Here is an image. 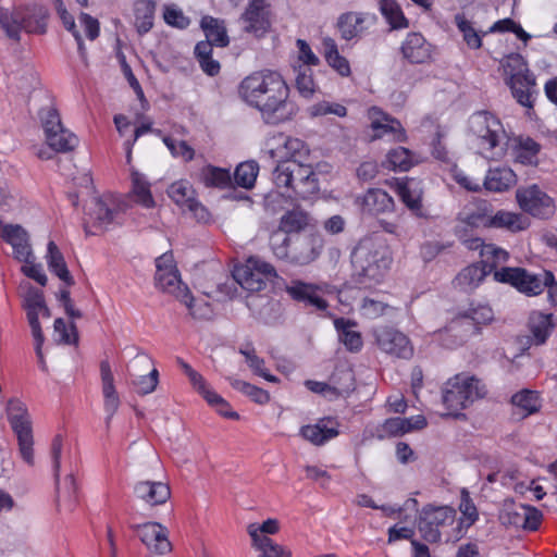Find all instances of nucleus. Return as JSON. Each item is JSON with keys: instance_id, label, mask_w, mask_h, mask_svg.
<instances>
[{"instance_id": "nucleus-15", "label": "nucleus", "mask_w": 557, "mask_h": 557, "mask_svg": "<svg viewBox=\"0 0 557 557\" xmlns=\"http://www.w3.org/2000/svg\"><path fill=\"white\" fill-rule=\"evenodd\" d=\"M26 315L35 339V349L39 358H42L41 347L44 344V333L39 322V314L50 317L49 308L46 306L45 297L41 290L30 289L25 297Z\"/></svg>"}, {"instance_id": "nucleus-28", "label": "nucleus", "mask_w": 557, "mask_h": 557, "mask_svg": "<svg viewBox=\"0 0 557 557\" xmlns=\"http://www.w3.org/2000/svg\"><path fill=\"white\" fill-rule=\"evenodd\" d=\"M268 4L265 0H251L245 12L243 20L245 22V29L253 33L256 36H263L271 27L270 12L267 10Z\"/></svg>"}, {"instance_id": "nucleus-5", "label": "nucleus", "mask_w": 557, "mask_h": 557, "mask_svg": "<svg viewBox=\"0 0 557 557\" xmlns=\"http://www.w3.org/2000/svg\"><path fill=\"white\" fill-rule=\"evenodd\" d=\"M486 395L487 387L482 380L463 372L455 374L444 383L442 388V401L447 409L446 416L459 417L462 410Z\"/></svg>"}, {"instance_id": "nucleus-49", "label": "nucleus", "mask_w": 557, "mask_h": 557, "mask_svg": "<svg viewBox=\"0 0 557 557\" xmlns=\"http://www.w3.org/2000/svg\"><path fill=\"white\" fill-rule=\"evenodd\" d=\"M488 206L484 202L473 211L461 213L459 216V224L456 226V230L465 227L467 237H471L468 234L469 228L472 230L480 226L488 227ZM455 233L457 234V231H455Z\"/></svg>"}, {"instance_id": "nucleus-29", "label": "nucleus", "mask_w": 557, "mask_h": 557, "mask_svg": "<svg viewBox=\"0 0 557 557\" xmlns=\"http://www.w3.org/2000/svg\"><path fill=\"white\" fill-rule=\"evenodd\" d=\"M285 290L293 300L314 307L317 310L323 311L329 307L327 301L320 295V287L315 284L294 280Z\"/></svg>"}, {"instance_id": "nucleus-9", "label": "nucleus", "mask_w": 557, "mask_h": 557, "mask_svg": "<svg viewBox=\"0 0 557 557\" xmlns=\"http://www.w3.org/2000/svg\"><path fill=\"white\" fill-rule=\"evenodd\" d=\"M233 276L244 289L255 293L263 290L277 273L271 263L250 257L246 264L235 268Z\"/></svg>"}, {"instance_id": "nucleus-14", "label": "nucleus", "mask_w": 557, "mask_h": 557, "mask_svg": "<svg viewBox=\"0 0 557 557\" xmlns=\"http://www.w3.org/2000/svg\"><path fill=\"white\" fill-rule=\"evenodd\" d=\"M374 338L377 347L392 357L410 359L413 355V347L409 338L394 327H377L374 330Z\"/></svg>"}, {"instance_id": "nucleus-2", "label": "nucleus", "mask_w": 557, "mask_h": 557, "mask_svg": "<svg viewBox=\"0 0 557 557\" xmlns=\"http://www.w3.org/2000/svg\"><path fill=\"white\" fill-rule=\"evenodd\" d=\"M357 282L364 286L380 283L391 269L392 249L376 233L361 239L351 255Z\"/></svg>"}, {"instance_id": "nucleus-62", "label": "nucleus", "mask_w": 557, "mask_h": 557, "mask_svg": "<svg viewBox=\"0 0 557 557\" xmlns=\"http://www.w3.org/2000/svg\"><path fill=\"white\" fill-rule=\"evenodd\" d=\"M252 547L260 553L259 557H292L290 550L270 537H262L258 542H252Z\"/></svg>"}, {"instance_id": "nucleus-6", "label": "nucleus", "mask_w": 557, "mask_h": 557, "mask_svg": "<svg viewBox=\"0 0 557 557\" xmlns=\"http://www.w3.org/2000/svg\"><path fill=\"white\" fill-rule=\"evenodd\" d=\"M7 416L16 436L21 458L28 466H34L33 423L26 405L20 399H11L7 406Z\"/></svg>"}, {"instance_id": "nucleus-31", "label": "nucleus", "mask_w": 557, "mask_h": 557, "mask_svg": "<svg viewBox=\"0 0 557 557\" xmlns=\"http://www.w3.org/2000/svg\"><path fill=\"white\" fill-rule=\"evenodd\" d=\"M273 139L277 143V147L272 148L270 151L273 158L299 160L302 162L309 156L310 149L308 145L299 138L278 133Z\"/></svg>"}, {"instance_id": "nucleus-27", "label": "nucleus", "mask_w": 557, "mask_h": 557, "mask_svg": "<svg viewBox=\"0 0 557 557\" xmlns=\"http://www.w3.org/2000/svg\"><path fill=\"white\" fill-rule=\"evenodd\" d=\"M428 422L424 416L417 414L410 418H388L377 429L380 440L400 436L416 430H422Z\"/></svg>"}, {"instance_id": "nucleus-58", "label": "nucleus", "mask_w": 557, "mask_h": 557, "mask_svg": "<svg viewBox=\"0 0 557 557\" xmlns=\"http://www.w3.org/2000/svg\"><path fill=\"white\" fill-rule=\"evenodd\" d=\"M46 140L49 147L58 152L72 151L78 145L77 136L66 128L48 135Z\"/></svg>"}, {"instance_id": "nucleus-40", "label": "nucleus", "mask_w": 557, "mask_h": 557, "mask_svg": "<svg viewBox=\"0 0 557 557\" xmlns=\"http://www.w3.org/2000/svg\"><path fill=\"white\" fill-rule=\"evenodd\" d=\"M357 326L354 320L346 318H336L334 327L338 333V338L350 352H359L363 347L361 333L352 330Z\"/></svg>"}, {"instance_id": "nucleus-24", "label": "nucleus", "mask_w": 557, "mask_h": 557, "mask_svg": "<svg viewBox=\"0 0 557 557\" xmlns=\"http://www.w3.org/2000/svg\"><path fill=\"white\" fill-rule=\"evenodd\" d=\"M369 114L374 139L392 134L395 141L405 143L407 140L406 131L397 119L376 107L371 108Z\"/></svg>"}, {"instance_id": "nucleus-20", "label": "nucleus", "mask_w": 557, "mask_h": 557, "mask_svg": "<svg viewBox=\"0 0 557 557\" xmlns=\"http://www.w3.org/2000/svg\"><path fill=\"white\" fill-rule=\"evenodd\" d=\"M457 237L468 249H480L481 261L485 265L494 264V271L498 270L497 265L499 263H505L509 259V253L505 249L496 247L493 244H484L483 239L480 237H467L465 227L457 230Z\"/></svg>"}, {"instance_id": "nucleus-26", "label": "nucleus", "mask_w": 557, "mask_h": 557, "mask_svg": "<svg viewBox=\"0 0 557 557\" xmlns=\"http://www.w3.org/2000/svg\"><path fill=\"white\" fill-rule=\"evenodd\" d=\"M323 240L319 236H295L289 263L307 265L313 262L322 252Z\"/></svg>"}, {"instance_id": "nucleus-37", "label": "nucleus", "mask_w": 557, "mask_h": 557, "mask_svg": "<svg viewBox=\"0 0 557 557\" xmlns=\"http://www.w3.org/2000/svg\"><path fill=\"white\" fill-rule=\"evenodd\" d=\"M511 150L516 162L533 165L537 163L541 145L529 136H517L512 139Z\"/></svg>"}, {"instance_id": "nucleus-33", "label": "nucleus", "mask_w": 557, "mask_h": 557, "mask_svg": "<svg viewBox=\"0 0 557 557\" xmlns=\"http://www.w3.org/2000/svg\"><path fill=\"white\" fill-rule=\"evenodd\" d=\"M493 271L494 264L485 265L482 261L475 262L462 269L455 277L454 283L462 290H473Z\"/></svg>"}, {"instance_id": "nucleus-64", "label": "nucleus", "mask_w": 557, "mask_h": 557, "mask_svg": "<svg viewBox=\"0 0 557 557\" xmlns=\"http://www.w3.org/2000/svg\"><path fill=\"white\" fill-rule=\"evenodd\" d=\"M309 115L311 117L324 116L327 114H334L339 117L347 115V109L345 106L337 102L320 101L312 104L309 109Z\"/></svg>"}, {"instance_id": "nucleus-4", "label": "nucleus", "mask_w": 557, "mask_h": 557, "mask_svg": "<svg viewBox=\"0 0 557 557\" xmlns=\"http://www.w3.org/2000/svg\"><path fill=\"white\" fill-rule=\"evenodd\" d=\"M272 181L288 196L309 199L320 190L319 177L311 164L299 160H280L272 171Z\"/></svg>"}, {"instance_id": "nucleus-52", "label": "nucleus", "mask_w": 557, "mask_h": 557, "mask_svg": "<svg viewBox=\"0 0 557 557\" xmlns=\"http://www.w3.org/2000/svg\"><path fill=\"white\" fill-rule=\"evenodd\" d=\"M380 11L393 29L408 27V20L396 0H381Z\"/></svg>"}, {"instance_id": "nucleus-3", "label": "nucleus", "mask_w": 557, "mask_h": 557, "mask_svg": "<svg viewBox=\"0 0 557 557\" xmlns=\"http://www.w3.org/2000/svg\"><path fill=\"white\" fill-rule=\"evenodd\" d=\"M469 131L480 156L495 161L506 156L510 138L495 114L488 111L474 112L469 119Z\"/></svg>"}, {"instance_id": "nucleus-35", "label": "nucleus", "mask_w": 557, "mask_h": 557, "mask_svg": "<svg viewBox=\"0 0 557 557\" xmlns=\"http://www.w3.org/2000/svg\"><path fill=\"white\" fill-rule=\"evenodd\" d=\"M323 57L326 64L341 77L347 78L351 75V67L348 59L339 53L336 41L331 37L322 39Z\"/></svg>"}, {"instance_id": "nucleus-10", "label": "nucleus", "mask_w": 557, "mask_h": 557, "mask_svg": "<svg viewBox=\"0 0 557 557\" xmlns=\"http://www.w3.org/2000/svg\"><path fill=\"white\" fill-rule=\"evenodd\" d=\"M178 364L187 375L193 388L212 407L216 413L225 419L239 420L238 412L232 409L231 404L213 391L206 379L196 370H194L183 359H177Z\"/></svg>"}, {"instance_id": "nucleus-47", "label": "nucleus", "mask_w": 557, "mask_h": 557, "mask_svg": "<svg viewBox=\"0 0 557 557\" xmlns=\"http://www.w3.org/2000/svg\"><path fill=\"white\" fill-rule=\"evenodd\" d=\"M47 263L49 270L61 281L67 285H72L74 283L62 252L60 251L57 244L52 240L48 243Z\"/></svg>"}, {"instance_id": "nucleus-12", "label": "nucleus", "mask_w": 557, "mask_h": 557, "mask_svg": "<svg viewBox=\"0 0 557 557\" xmlns=\"http://www.w3.org/2000/svg\"><path fill=\"white\" fill-rule=\"evenodd\" d=\"M516 198L519 207L533 216L547 219L555 212L554 199L537 185L517 189Z\"/></svg>"}, {"instance_id": "nucleus-44", "label": "nucleus", "mask_w": 557, "mask_h": 557, "mask_svg": "<svg viewBox=\"0 0 557 557\" xmlns=\"http://www.w3.org/2000/svg\"><path fill=\"white\" fill-rule=\"evenodd\" d=\"M180 302L185 305L188 313L196 320H210L213 317V308L203 298H195L189 288H185L182 294L176 298Z\"/></svg>"}, {"instance_id": "nucleus-53", "label": "nucleus", "mask_w": 557, "mask_h": 557, "mask_svg": "<svg viewBox=\"0 0 557 557\" xmlns=\"http://www.w3.org/2000/svg\"><path fill=\"white\" fill-rule=\"evenodd\" d=\"M228 382L231 386L247 396L251 401L258 404V405H267L270 399V393L259 386H256L249 382L230 377Z\"/></svg>"}, {"instance_id": "nucleus-22", "label": "nucleus", "mask_w": 557, "mask_h": 557, "mask_svg": "<svg viewBox=\"0 0 557 557\" xmlns=\"http://www.w3.org/2000/svg\"><path fill=\"white\" fill-rule=\"evenodd\" d=\"M393 187L404 205L416 215H422L423 182L416 177L396 178Z\"/></svg>"}, {"instance_id": "nucleus-7", "label": "nucleus", "mask_w": 557, "mask_h": 557, "mask_svg": "<svg viewBox=\"0 0 557 557\" xmlns=\"http://www.w3.org/2000/svg\"><path fill=\"white\" fill-rule=\"evenodd\" d=\"M456 520V510L450 506H423L418 519V530L424 541L438 543Z\"/></svg>"}, {"instance_id": "nucleus-32", "label": "nucleus", "mask_w": 557, "mask_h": 557, "mask_svg": "<svg viewBox=\"0 0 557 557\" xmlns=\"http://www.w3.org/2000/svg\"><path fill=\"white\" fill-rule=\"evenodd\" d=\"M133 492L137 499L149 506L162 505L171 497L169 484L161 481H139L135 483Z\"/></svg>"}, {"instance_id": "nucleus-51", "label": "nucleus", "mask_w": 557, "mask_h": 557, "mask_svg": "<svg viewBox=\"0 0 557 557\" xmlns=\"http://www.w3.org/2000/svg\"><path fill=\"white\" fill-rule=\"evenodd\" d=\"M383 165L392 171H409L413 165L412 152L405 147L394 148L386 154Z\"/></svg>"}, {"instance_id": "nucleus-17", "label": "nucleus", "mask_w": 557, "mask_h": 557, "mask_svg": "<svg viewBox=\"0 0 557 557\" xmlns=\"http://www.w3.org/2000/svg\"><path fill=\"white\" fill-rule=\"evenodd\" d=\"M494 319L493 310L487 305H471L465 312L459 313L449 324V331L465 330L466 336L478 335L482 325L491 323Z\"/></svg>"}, {"instance_id": "nucleus-18", "label": "nucleus", "mask_w": 557, "mask_h": 557, "mask_svg": "<svg viewBox=\"0 0 557 557\" xmlns=\"http://www.w3.org/2000/svg\"><path fill=\"white\" fill-rule=\"evenodd\" d=\"M341 423L337 417L325 416L319 418L314 423L302 425L299 435L314 446H324L339 435Z\"/></svg>"}, {"instance_id": "nucleus-11", "label": "nucleus", "mask_w": 557, "mask_h": 557, "mask_svg": "<svg viewBox=\"0 0 557 557\" xmlns=\"http://www.w3.org/2000/svg\"><path fill=\"white\" fill-rule=\"evenodd\" d=\"M168 195L183 211L190 212L198 222L210 220V212L197 199V193L188 181L180 180L172 183Z\"/></svg>"}, {"instance_id": "nucleus-8", "label": "nucleus", "mask_w": 557, "mask_h": 557, "mask_svg": "<svg viewBox=\"0 0 557 557\" xmlns=\"http://www.w3.org/2000/svg\"><path fill=\"white\" fill-rule=\"evenodd\" d=\"M505 67L510 71L508 84L513 98L521 106L532 108V88L535 86V77L529 71L523 58L518 53L509 55Z\"/></svg>"}, {"instance_id": "nucleus-50", "label": "nucleus", "mask_w": 557, "mask_h": 557, "mask_svg": "<svg viewBox=\"0 0 557 557\" xmlns=\"http://www.w3.org/2000/svg\"><path fill=\"white\" fill-rule=\"evenodd\" d=\"M259 174V164L253 161H245L239 163L232 177L233 185H237L245 189H250L255 186L257 176Z\"/></svg>"}, {"instance_id": "nucleus-34", "label": "nucleus", "mask_w": 557, "mask_h": 557, "mask_svg": "<svg viewBox=\"0 0 557 557\" xmlns=\"http://www.w3.org/2000/svg\"><path fill=\"white\" fill-rule=\"evenodd\" d=\"M100 374L102 381L103 407L108 414L107 419L110 420L119 409L120 397L114 386V377L108 360L100 362Z\"/></svg>"}, {"instance_id": "nucleus-13", "label": "nucleus", "mask_w": 557, "mask_h": 557, "mask_svg": "<svg viewBox=\"0 0 557 557\" xmlns=\"http://www.w3.org/2000/svg\"><path fill=\"white\" fill-rule=\"evenodd\" d=\"M156 284L163 292L177 298L185 288H188L181 280L172 251H166L156 259Z\"/></svg>"}, {"instance_id": "nucleus-45", "label": "nucleus", "mask_w": 557, "mask_h": 557, "mask_svg": "<svg viewBox=\"0 0 557 557\" xmlns=\"http://www.w3.org/2000/svg\"><path fill=\"white\" fill-rule=\"evenodd\" d=\"M309 224V214L299 208L287 210L280 219L277 230L293 236L299 234Z\"/></svg>"}, {"instance_id": "nucleus-48", "label": "nucleus", "mask_w": 557, "mask_h": 557, "mask_svg": "<svg viewBox=\"0 0 557 557\" xmlns=\"http://www.w3.org/2000/svg\"><path fill=\"white\" fill-rule=\"evenodd\" d=\"M490 227L519 232L527 228V223L519 213L498 210L495 214H490L488 228Z\"/></svg>"}, {"instance_id": "nucleus-46", "label": "nucleus", "mask_w": 557, "mask_h": 557, "mask_svg": "<svg viewBox=\"0 0 557 557\" xmlns=\"http://www.w3.org/2000/svg\"><path fill=\"white\" fill-rule=\"evenodd\" d=\"M200 26L206 35L207 40L216 47H226L230 44L224 21L206 15L200 21Z\"/></svg>"}, {"instance_id": "nucleus-54", "label": "nucleus", "mask_w": 557, "mask_h": 557, "mask_svg": "<svg viewBox=\"0 0 557 557\" xmlns=\"http://www.w3.org/2000/svg\"><path fill=\"white\" fill-rule=\"evenodd\" d=\"M48 16V10L45 7L36 5L23 17L22 26L27 33L45 34Z\"/></svg>"}, {"instance_id": "nucleus-57", "label": "nucleus", "mask_w": 557, "mask_h": 557, "mask_svg": "<svg viewBox=\"0 0 557 557\" xmlns=\"http://www.w3.org/2000/svg\"><path fill=\"white\" fill-rule=\"evenodd\" d=\"M132 193L135 201L145 208H153L156 202L150 190V184L139 173L132 175Z\"/></svg>"}, {"instance_id": "nucleus-63", "label": "nucleus", "mask_w": 557, "mask_h": 557, "mask_svg": "<svg viewBox=\"0 0 557 557\" xmlns=\"http://www.w3.org/2000/svg\"><path fill=\"white\" fill-rule=\"evenodd\" d=\"M162 140L174 158H182L185 162L195 158V149L187 141H177L170 136H164Z\"/></svg>"}, {"instance_id": "nucleus-39", "label": "nucleus", "mask_w": 557, "mask_h": 557, "mask_svg": "<svg viewBox=\"0 0 557 557\" xmlns=\"http://www.w3.org/2000/svg\"><path fill=\"white\" fill-rule=\"evenodd\" d=\"M157 0H135L133 4L134 26L138 35L149 33L153 27Z\"/></svg>"}, {"instance_id": "nucleus-43", "label": "nucleus", "mask_w": 557, "mask_h": 557, "mask_svg": "<svg viewBox=\"0 0 557 557\" xmlns=\"http://www.w3.org/2000/svg\"><path fill=\"white\" fill-rule=\"evenodd\" d=\"M554 325L552 313L533 312L529 318L532 343L535 345L544 344L549 337Z\"/></svg>"}, {"instance_id": "nucleus-21", "label": "nucleus", "mask_w": 557, "mask_h": 557, "mask_svg": "<svg viewBox=\"0 0 557 557\" xmlns=\"http://www.w3.org/2000/svg\"><path fill=\"white\" fill-rule=\"evenodd\" d=\"M401 54L411 64H425L433 61L434 46L422 34L409 33L400 47Z\"/></svg>"}, {"instance_id": "nucleus-1", "label": "nucleus", "mask_w": 557, "mask_h": 557, "mask_svg": "<svg viewBox=\"0 0 557 557\" xmlns=\"http://www.w3.org/2000/svg\"><path fill=\"white\" fill-rule=\"evenodd\" d=\"M240 98L257 109L268 124H280L290 119L289 87L283 76L271 70L256 71L238 86Z\"/></svg>"}, {"instance_id": "nucleus-42", "label": "nucleus", "mask_w": 557, "mask_h": 557, "mask_svg": "<svg viewBox=\"0 0 557 557\" xmlns=\"http://www.w3.org/2000/svg\"><path fill=\"white\" fill-rule=\"evenodd\" d=\"M199 181L208 188L227 189L233 187L230 170L212 164H207L200 170Z\"/></svg>"}, {"instance_id": "nucleus-55", "label": "nucleus", "mask_w": 557, "mask_h": 557, "mask_svg": "<svg viewBox=\"0 0 557 557\" xmlns=\"http://www.w3.org/2000/svg\"><path fill=\"white\" fill-rule=\"evenodd\" d=\"M294 239L295 236H288L278 230L272 232L270 236V248L276 259L289 263Z\"/></svg>"}, {"instance_id": "nucleus-59", "label": "nucleus", "mask_w": 557, "mask_h": 557, "mask_svg": "<svg viewBox=\"0 0 557 557\" xmlns=\"http://www.w3.org/2000/svg\"><path fill=\"white\" fill-rule=\"evenodd\" d=\"M519 509L522 512H515L516 519L512 522L515 524H521L524 530L536 531L542 522V512L530 505H520Z\"/></svg>"}, {"instance_id": "nucleus-41", "label": "nucleus", "mask_w": 557, "mask_h": 557, "mask_svg": "<svg viewBox=\"0 0 557 557\" xmlns=\"http://www.w3.org/2000/svg\"><path fill=\"white\" fill-rule=\"evenodd\" d=\"M510 403L521 419L539 412L542 407L540 394L531 389L517 392L511 396Z\"/></svg>"}, {"instance_id": "nucleus-16", "label": "nucleus", "mask_w": 557, "mask_h": 557, "mask_svg": "<svg viewBox=\"0 0 557 557\" xmlns=\"http://www.w3.org/2000/svg\"><path fill=\"white\" fill-rule=\"evenodd\" d=\"M126 209L127 203L120 195L106 193L94 199V208L90 215L97 226L107 228L115 222Z\"/></svg>"}, {"instance_id": "nucleus-38", "label": "nucleus", "mask_w": 557, "mask_h": 557, "mask_svg": "<svg viewBox=\"0 0 557 557\" xmlns=\"http://www.w3.org/2000/svg\"><path fill=\"white\" fill-rule=\"evenodd\" d=\"M553 278L554 274L550 271H543L540 274H532L527 269H524L516 289L529 297L539 296L544 292L546 285H549V283L553 282Z\"/></svg>"}, {"instance_id": "nucleus-56", "label": "nucleus", "mask_w": 557, "mask_h": 557, "mask_svg": "<svg viewBox=\"0 0 557 557\" xmlns=\"http://www.w3.org/2000/svg\"><path fill=\"white\" fill-rule=\"evenodd\" d=\"M455 24L458 30L462 34V38L467 44L468 48L472 50H478L482 47V37L486 33H482L481 35L463 14H457L455 16Z\"/></svg>"}, {"instance_id": "nucleus-36", "label": "nucleus", "mask_w": 557, "mask_h": 557, "mask_svg": "<svg viewBox=\"0 0 557 557\" xmlns=\"http://www.w3.org/2000/svg\"><path fill=\"white\" fill-rule=\"evenodd\" d=\"M517 184L516 173L508 166L490 169L484 177L483 185L486 190L503 193Z\"/></svg>"}, {"instance_id": "nucleus-30", "label": "nucleus", "mask_w": 557, "mask_h": 557, "mask_svg": "<svg viewBox=\"0 0 557 557\" xmlns=\"http://www.w3.org/2000/svg\"><path fill=\"white\" fill-rule=\"evenodd\" d=\"M285 290L293 300L314 307L317 310L323 311L329 307L327 301L320 295V287L315 284L294 280Z\"/></svg>"}, {"instance_id": "nucleus-19", "label": "nucleus", "mask_w": 557, "mask_h": 557, "mask_svg": "<svg viewBox=\"0 0 557 557\" xmlns=\"http://www.w3.org/2000/svg\"><path fill=\"white\" fill-rule=\"evenodd\" d=\"M363 215L376 216L395 209L394 198L382 188H369L356 200Z\"/></svg>"}, {"instance_id": "nucleus-25", "label": "nucleus", "mask_w": 557, "mask_h": 557, "mask_svg": "<svg viewBox=\"0 0 557 557\" xmlns=\"http://www.w3.org/2000/svg\"><path fill=\"white\" fill-rule=\"evenodd\" d=\"M138 536L152 553L164 555L172 550L169 531L159 522H146L139 525Z\"/></svg>"}, {"instance_id": "nucleus-60", "label": "nucleus", "mask_w": 557, "mask_h": 557, "mask_svg": "<svg viewBox=\"0 0 557 557\" xmlns=\"http://www.w3.org/2000/svg\"><path fill=\"white\" fill-rule=\"evenodd\" d=\"M129 375L132 376V384L139 395L152 393L159 383V371L154 367L147 374L139 375L129 371Z\"/></svg>"}, {"instance_id": "nucleus-23", "label": "nucleus", "mask_w": 557, "mask_h": 557, "mask_svg": "<svg viewBox=\"0 0 557 557\" xmlns=\"http://www.w3.org/2000/svg\"><path fill=\"white\" fill-rule=\"evenodd\" d=\"M374 23L375 16L372 14L347 12L338 17L337 28L341 37L348 41L362 37Z\"/></svg>"}, {"instance_id": "nucleus-61", "label": "nucleus", "mask_w": 557, "mask_h": 557, "mask_svg": "<svg viewBox=\"0 0 557 557\" xmlns=\"http://www.w3.org/2000/svg\"><path fill=\"white\" fill-rule=\"evenodd\" d=\"M240 354H243L246 358V361L249 368L259 376L263 377L268 382L277 383L280 380L276 375L271 374L269 370L265 368V362L262 358L257 356L255 349H240Z\"/></svg>"}]
</instances>
